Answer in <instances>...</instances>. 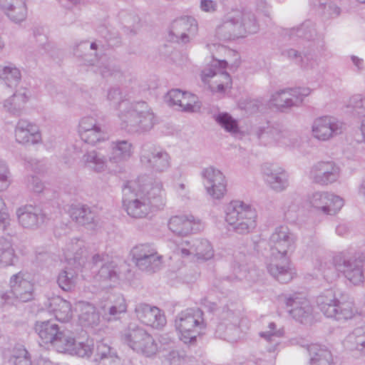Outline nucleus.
<instances>
[{
  "label": "nucleus",
  "instance_id": "41",
  "mask_svg": "<svg viewBox=\"0 0 365 365\" xmlns=\"http://www.w3.org/2000/svg\"><path fill=\"white\" fill-rule=\"evenodd\" d=\"M28 97L25 93H15L4 102V109L9 115L19 117L24 110Z\"/></svg>",
  "mask_w": 365,
  "mask_h": 365
},
{
  "label": "nucleus",
  "instance_id": "1",
  "mask_svg": "<svg viewBox=\"0 0 365 365\" xmlns=\"http://www.w3.org/2000/svg\"><path fill=\"white\" fill-rule=\"evenodd\" d=\"M161 182L148 175L126 182L123 188V205L128 215L133 218H144L153 207L162 201Z\"/></svg>",
  "mask_w": 365,
  "mask_h": 365
},
{
  "label": "nucleus",
  "instance_id": "17",
  "mask_svg": "<svg viewBox=\"0 0 365 365\" xmlns=\"http://www.w3.org/2000/svg\"><path fill=\"white\" fill-rule=\"evenodd\" d=\"M173 252L182 257L193 255L198 259H210L213 257V250L210 243L204 239H196L192 243L187 240H182L176 245Z\"/></svg>",
  "mask_w": 365,
  "mask_h": 365
},
{
  "label": "nucleus",
  "instance_id": "9",
  "mask_svg": "<svg viewBox=\"0 0 365 365\" xmlns=\"http://www.w3.org/2000/svg\"><path fill=\"white\" fill-rule=\"evenodd\" d=\"M171 158L164 149L152 143H145L140 152V161L147 169L163 173L170 167Z\"/></svg>",
  "mask_w": 365,
  "mask_h": 365
},
{
  "label": "nucleus",
  "instance_id": "44",
  "mask_svg": "<svg viewBox=\"0 0 365 365\" xmlns=\"http://www.w3.org/2000/svg\"><path fill=\"white\" fill-rule=\"evenodd\" d=\"M20 70L14 65L0 66V81L9 88H15L21 80Z\"/></svg>",
  "mask_w": 365,
  "mask_h": 365
},
{
  "label": "nucleus",
  "instance_id": "39",
  "mask_svg": "<svg viewBox=\"0 0 365 365\" xmlns=\"http://www.w3.org/2000/svg\"><path fill=\"white\" fill-rule=\"evenodd\" d=\"M344 346L350 351H356L365 356V327L355 328L346 336Z\"/></svg>",
  "mask_w": 365,
  "mask_h": 365
},
{
  "label": "nucleus",
  "instance_id": "34",
  "mask_svg": "<svg viewBox=\"0 0 365 365\" xmlns=\"http://www.w3.org/2000/svg\"><path fill=\"white\" fill-rule=\"evenodd\" d=\"M94 348L93 342L87 339L84 342L76 343L72 333L67 338L62 353H68L71 355H76L80 357H89L93 353Z\"/></svg>",
  "mask_w": 365,
  "mask_h": 365
},
{
  "label": "nucleus",
  "instance_id": "3",
  "mask_svg": "<svg viewBox=\"0 0 365 365\" xmlns=\"http://www.w3.org/2000/svg\"><path fill=\"white\" fill-rule=\"evenodd\" d=\"M107 98L118 106V117L130 132L146 131L154 125V113L145 101L130 102L123 98L119 88H111Z\"/></svg>",
  "mask_w": 365,
  "mask_h": 365
},
{
  "label": "nucleus",
  "instance_id": "55",
  "mask_svg": "<svg viewBox=\"0 0 365 365\" xmlns=\"http://www.w3.org/2000/svg\"><path fill=\"white\" fill-rule=\"evenodd\" d=\"M26 0H23V8L16 9V4H12L11 9L6 11L5 14L10 20L15 23L21 22L26 18L27 8L26 4Z\"/></svg>",
  "mask_w": 365,
  "mask_h": 365
},
{
  "label": "nucleus",
  "instance_id": "22",
  "mask_svg": "<svg viewBox=\"0 0 365 365\" xmlns=\"http://www.w3.org/2000/svg\"><path fill=\"white\" fill-rule=\"evenodd\" d=\"M286 305L290 308V315L302 324H310L313 321V307L309 301L297 295L290 297L286 300Z\"/></svg>",
  "mask_w": 365,
  "mask_h": 365
},
{
  "label": "nucleus",
  "instance_id": "15",
  "mask_svg": "<svg viewBox=\"0 0 365 365\" xmlns=\"http://www.w3.org/2000/svg\"><path fill=\"white\" fill-rule=\"evenodd\" d=\"M341 176L339 165L333 160L315 163L309 172V178L317 185L327 186L338 181Z\"/></svg>",
  "mask_w": 365,
  "mask_h": 365
},
{
  "label": "nucleus",
  "instance_id": "13",
  "mask_svg": "<svg viewBox=\"0 0 365 365\" xmlns=\"http://www.w3.org/2000/svg\"><path fill=\"white\" fill-rule=\"evenodd\" d=\"M227 66V61L215 60L209 67L202 70V80L210 84L212 91L223 92L225 88L231 86L230 76L224 70Z\"/></svg>",
  "mask_w": 365,
  "mask_h": 365
},
{
  "label": "nucleus",
  "instance_id": "23",
  "mask_svg": "<svg viewBox=\"0 0 365 365\" xmlns=\"http://www.w3.org/2000/svg\"><path fill=\"white\" fill-rule=\"evenodd\" d=\"M11 292L16 299L26 302L33 299L34 286L30 276L21 272L14 274L10 279Z\"/></svg>",
  "mask_w": 365,
  "mask_h": 365
},
{
  "label": "nucleus",
  "instance_id": "5",
  "mask_svg": "<svg viewBox=\"0 0 365 365\" xmlns=\"http://www.w3.org/2000/svg\"><path fill=\"white\" fill-rule=\"evenodd\" d=\"M256 212L242 201H231L225 209V220L239 234H247L256 227Z\"/></svg>",
  "mask_w": 365,
  "mask_h": 365
},
{
  "label": "nucleus",
  "instance_id": "35",
  "mask_svg": "<svg viewBox=\"0 0 365 365\" xmlns=\"http://www.w3.org/2000/svg\"><path fill=\"white\" fill-rule=\"evenodd\" d=\"M82 162L86 168L97 173L106 171L108 168L107 157L97 150H91L84 153Z\"/></svg>",
  "mask_w": 365,
  "mask_h": 365
},
{
  "label": "nucleus",
  "instance_id": "56",
  "mask_svg": "<svg viewBox=\"0 0 365 365\" xmlns=\"http://www.w3.org/2000/svg\"><path fill=\"white\" fill-rule=\"evenodd\" d=\"M11 184L10 171L5 161L0 159V192L6 190Z\"/></svg>",
  "mask_w": 365,
  "mask_h": 365
},
{
  "label": "nucleus",
  "instance_id": "42",
  "mask_svg": "<svg viewBox=\"0 0 365 365\" xmlns=\"http://www.w3.org/2000/svg\"><path fill=\"white\" fill-rule=\"evenodd\" d=\"M71 217L78 224L86 225L94 222L96 214L86 205H73L69 210Z\"/></svg>",
  "mask_w": 365,
  "mask_h": 365
},
{
  "label": "nucleus",
  "instance_id": "21",
  "mask_svg": "<svg viewBox=\"0 0 365 365\" xmlns=\"http://www.w3.org/2000/svg\"><path fill=\"white\" fill-rule=\"evenodd\" d=\"M136 317L147 326L160 329L166 324L164 313L157 307L145 303H139L135 306Z\"/></svg>",
  "mask_w": 365,
  "mask_h": 365
},
{
  "label": "nucleus",
  "instance_id": "2",
  "mask_svg": "<svg viewBox=\"0 0 365 365\" xmlns=\"http://www.w3.org/2000/svg\"><path fill=\"white\" fill-rule=\"evenodd\" d=\"M295 242L294 234L284 225L277 227L269 237L270 258L267 269L274 279L283 284L293 278L287 256L294 251Z\"/></svg>",
  "mask_w": 365,
  "mask_h": 365
},
{
  "label": "nucleus",
  "instance_id": "52",
  "mask_svg": "<svg viewBox=\"0 0 365 365\" xmlns=\"http://www.w3.org/2000/svg\"><path fill=\"white\" fill-rule=\"evenodd\" d=\"M346 107L351 110L354 115L365 116V96L355 94L350 97Z\"/></svg>",
  "mask_w": 365,
  "mask_h": 365
},
{
  "label": "nucleus",
  "instance_id": "16",
  "mask_svg": "<svg viewBox=\"0 0 365 365\" xmlns=\"http://www.w3.org/2000/svg\"><path fill=\"white\" fill-rule=\"evenodd\" d=\"M311 207L324 215H334L344 206V200L338 195L324 191L313 192L309 197Z\"/></svg>",
  "mask_w": 365,
  "mask_h": 365
},
{
  "label": "nucleus",
  "instance_id": "28",
  "mask_svg": "<svg viewBox=\"0 0 365 365\" xmlns=\"http://www.w3.org/2000/svg\"><path fill=\"white\" fill-rule=\"evenodd\" d=\"M15 138L21 144L37 143L41 135L37 126L26 119H20L15 127Z\"/></svg>",
  "mask_w": 365,
  "mask_h": 365
},
{
  "label": "nucleus",
  "instance_id": "11",
  "mask_svg": "<svg viewBox=\"0 0 365 365\" xmlns=\"http://www.w3.org/2000/svg\"><path fill=\"white\" fill-rule=\"evenodd\" d=\"M34 329L42 343L51 344L58 352H61L67 338L71 334L69 331L61 330L52 320L36 322Z\"/></svg>",
  "mask_w": 365,
  "mask_h": 365
},
{
  "label": "nucleus",
  "instance_id": "49",
  "mask_svg": "<svg viewBox=\"0 0 365 365\" xmlns=\"http://www.w3.org/2000/svg\"><path fill=\"white\" fill-rule=\"evenodd\" d=\"M96 67L97 68V71L103 77L107 78L113 76L116 78L121 76V73L118 67L113 62L108 60L106 57H101L99 61H97Z\"/></svg>",
  "mask_w": 365,
  "mask_h": 365
},
{
  "label": "nucleus",
  "instance_id": "61",
  "mask_svg": "<svg viewBox=\"0 0 365 365\" xmlns=\"http://www.w3.org/2000/svg\"><path fill=\"white\" fill-rule=\"evenodd\" d=\"M29 190L34 192H41L44 189V185L41 180L36 176H29L26 181Z\"/></svg>",
  "mask_w": 365,
  "mask_h": 365
},
{
  "label": "nucleus",
  "instance_id": "50",
  "mask_svg": "<svg viewBox=\"0 0 365 365\" xmlns=\"http://www.w3.org/2000/svg\"><path fill=\"white\" fill-rule=\"evenodd\" d=\"M214 119L225 131L232 134H235L239 132L237 121L229 113H220L214 115Z\"/></svg>",
  "mask_w": 365,
  "mask_h": 365
},
{
  "label": "nucleus",
  "instance_id": "7",
  "mask_svg": "<svg viewBox=\"0 0 365 365\" xmlns=\"http://www.w3.org/2000/svg\"><path fill=\"white\" fill-rule=\"evenodd\" d=\"M120 340L133 351L145 356H152L158 351V345L153 336L136 324H129L121 332Z\"/></svg>",
  "mask_w": 365,
  "mask_h": 365
},
{
  "label": "nucleus",
  "instance_id": "4",
  "mask_svg": "<svg viewBox=\"0 0 365 365\" xmlns=\"http://www.w3.org/2000/svg\"><path fill=\"white\" fill-rule=\"evenodd\" d=\"M259 29V23L252 12L236 8L223 16L216 27V34L219 38L232 40L255 34Z\"/></svg>",
  "mask_w": 365,
  "mask_h": 365
},
{
  "label": "nucleus",
  "instance_id": "51",
  "mask_svg": "<svg viewBox=\"0 0 365 365\" xmlns=\"http://www.w3.org/2000/svg\"><path fill=\"white\" fill-rule=\"evenodd\" d=\"M79 135L83 141L92 145L108 139V134L101 127L86 132H79Z\"/></svg>",
  "mask_w": 365,
  "mask_h": 365
},
{
  "label": "nucleus",
  "instance_id": "59",
  "mask_svg": "<svg viewBox=\"0 0 365 365\" xmlns=\"http://www.w3.org/2000/svg\"><path fill=\"white\" fill-rule=\"evenodd\" d=\"M220 323H223L224 325L229 324H238V316L227 307L223 308L220 314Z\"/></svg>",
  "mask_w": 365,
  "mask_h": 365
},
{
  "label": "nucleus",
  "instance_id": "47",
  "mask_svg": "<svg viewBox=\"0 0 365 365\" xmlns=\"http://www.w3.org/2000/svg\"><path fill=\"white\" fill-rule=\"evenodd\" d=\"M79 320L83 326L93 327L98 325L100 322V315L96 307L91 304H84L81 307Z\"/></svg>",
  "mask_w": 365,
  "mask_h": 365
},
{
  "label": "nucleus",
  "instance_id": "24",
  "mask_svg": "<svg viewBox=\"0 0 365 365\" xmlns=\"http://www.w3.org/2000/svg\"><path fill=\"white\" fill-rule=\"evenodd\" d=\"M106 257L107 256L100 254L92 257L90 262L92 264L91 269L100 267L94 277L97 281H116L118 279L119 269L114 262H106Z\"/></svg>",
  "mask_w": 365,
  "mask_h": 365
},
{
  "label": "nucleus",
  "instance_id": "10",
  "mask_svg": "<svg viewBox=\"0 0 365 365\" xmlns=\"http://www.w3.org/2000/svg\"><path fill=\"white\" fill-rule=\"evenodd\" d=\"M363 262L364 259L359 254L349 256L343 252L333 258L336 269L354 284H358L364 280Z\"/></svg>",
  "mask_w": 365,
  "mask_h": 365
},
{
  "label": "nucleus",
  "instance_id": "60",
  "mask_svg": "<svg viewBox=\"0 0 365 365\" xmlns=\"http://www.w3.org/2000/svg\"><path fill=\"white\" fill-rule=\"evenodd\" d=\"M299 66L304 70L314 68L318 66V62L310 53L303 52L302 56V61Z\"/></svg>",
  "mask_w": 365,
  "mask_h": 365
},
{
  "label": "nucleus",
  "instance_id": "62",
  "mask_svg": "<svg viewBox=\"0 0 365 365\" xmlns=\"http://www.w3.org/2000/svg\"><path fill=\"white\" fill-rule=\"evenodd\" d=\"M97 46V44L95 42L91 43L90 46H88V41H82L74 46L73 54L76 57H83L82 53L83 51H87L88 49L96 50Z\"/></svg>",
  "mask_w": 365,
  "mask_h": 365
},
{
  "label": "nucleus",
  "instance_id": "40",
  "mask_svg": "<svg viewBox=\"0 0 365 365\" xmlns=\"http://www.w3.org/2000/svg\"><path fill=\"white\" fill-rule=\"evenodd\" d=\"M95 361L101 365H120V359L115 350L103 342H99L96 347Z\"/></svg>",
  "mask_w": 365,
  "mask_h": 365
},
{
  "label": "nucleus",
  "instance_id": "63",
  "mask_svg": "<svg viewBox=\"0 0 365 365\" xmlns=\"http://www.w3.org/2000/svg\"><path fill=\"white\" fill-rule=\"evenodd\" d=\"M282 210L287 218H292L298 210V205L294 200L287 199L284 203Z\"/></svg>",
  "mask_w": 365,
  "mask_h": 365
},
{
  "label": "nucleus",
  "instance_id": "43",
  "mask_svg": "<svg viewBox=\"0 0 365 365\" xmlns=\"http://www.w3.org/2000/svg\"><path fill=\"white\" fill-rule=\"evenodd\" d=\"M267 328L268 330L259 332V336L271 344V346L267 348V351L269 353H274L277 351L280 344L279 339L283 336L284 332L283 329H277V325L274 322H270Z\"/></svg>",
  "mask_w": 365,
  "mask_h": 365
},
{
  "label": "nucleus",
  "instance_id": "31",
  "mask_svg": "<svg viewBox=\"0 0 365 365\" xmlns=\"http://www.w3.org/2000/svg\"><path fill=\"white\" fill-rule=\"evenodd\" d=\"M46 306L59 322H68L72 317L71 303L58 296L48 299Z\"/></svg>",
  "mask_w": 365,
  "mask_h": 365
},
{
  "label": "nucleus",
  "instance_id": "36",
  "mask_svg": "<svg viewBox=\"0 0 365 365\" xmlns=\"http://www.w3.org/2000/svg\"><path fill=\"white\" fill-rule=\"evenodd\" d=\"M102 311L103 317L108 321L116 319L122 313L127 310V305L125 299L122 296H118L115 300H110L106 303H102L100 306Z\"/></svg>",
  "mask_w": 365,
  "mask_h": 365
},
{
  "label": "nucleus",
  "instance_id": "38",
  "mask_svg": "<svg viewBox=\"0 0 365 365\" xmlns=\"http://www.w3.org/2000/svg\"><path fill=\"white\" fill-rule=\"evenodd\" d=\"M309 355V365H330L332 355L325 346L313 344L307 346Z\"/></svg>",
  "mask_w": 365,
  "mask_h": 365
},
{
  "label": "nucleus",
  "instance_id": "64",
  "mask_svg": "<svg viewBox=\"0 0 365 365\" xmlns=\"http://www.w3.org/2000/svg\"><path fill=\"white\" fill-rule=\"evenodd\" d=\"M125 29L129 30L130 33L135 34L139 28V18L137 16H128L124 19Z\"/></svg>",
  "mask_w": 365,
  "mask_h": 365
},
{
  "label": "nucleus",
  "instance_id": "48",
  "mask_svg": "<svg viewBox=\"0 0 365 365\" xmlns=\"http://www.w3.org/2000/svg\"><path fill=\"white\" fill-rule=\"evenodd\" d=\"M78 275L76 272L71 269L62 270L58 277L57 282L59 287L66 292L73 290L77 283Z\"/></svg>",
  "mask_w": 365,
  "mask_h": 365
},
{
  "label": "nucleus",
  "instance_id": "57",
  "mask_svg": "<svg viewBox=\"0 0 365 365\" xmlns=\"http://www.w3.org/2000/svg\"><path fill=\"white\" fill-rule=\"evenodd\" d=\"M101 127V124L98 123L95 118L92 116H86L81 118L79 122L78 133L86 132L87 130H93Z\"/></svg>",
  "mask_w": 365,
  "mask_h": 365
},
{
  "label": "nucleus",
  "instance_id": "54",
  "mask_svg": "<svg viewBox=\"0 0 365 365\" xmlns=\"http://www.w3.org/2000/svg\"><path fill=\"white\" fill-rule=\"evenodd\" d=\"M11 365H31L29 353L24 347H16L9 359Z\"/></svg>",
  "mask_w": 365,
  "mask_h": 365
},
{
  "label": "nucleus",
  "instance_id": "45",
  "mask_svg": "<svg viewBox=\"0 0 365 365\" xmlns=\"http://www.w3.org/2000/svg\"><path fill=\"white\" fill-rule=\"evenodd\" d=\"M215 334L219 338L224 339L231 343H235L240 339L241 331L237 327V324L224 325L223 323H219Z\"/></svg>",
  "mask_w": 365,
  "mask_h": 365
},
{
  "label": "nucleus",
  "instance_id": "8",
  "mask_svg": "<svg viewBox=\"0 0 365 365\" xmlns=\"http://www.w3.org/2000/svg\"><path fill=\"white\" fill-rule=\"evenodd\" d=\"M282 34L290 39L300 38L309 43V48L312 51H322L325 41L322 34L318 31L316 24L311 20H306L299 26L283 29Z\"/></svg>",
  "mask_w": 365,
  "mask_h": 365
},
{
  "label": "nucleus",
  "instance_id": "19",
  "mask_svg": "<svg viewBox=\"0 0 365 365\" xmlns=\"http://www.w3.org/2000/svg\"><path fill=\"white\" fill-rule=\"evenodd\" d=\"M202 177L205 179V186L207 192L213 199H222L227 192L225 177L213 167L203 170Z\"/></svg>",
  "mask_w": 365,
  "mask_h": 365
},
{
  "label": "nucleus",
  "instance_id": "6",
  "mask_svg": "<svg viewBox=\"0 0 365 365\" xmlns=\"http://www.w3.org/2000/svg\"><path fill=\"white\" fill-rule=\"evenodd\" d=\"M175 327L180 334L181 341L185 344H194L197 336L206 327L203 312L200 309L182 311L175 318Z\"/></svg>",
  "mask_w": 365,
  "mask_h": 365
},
{
  "label": "nucleus",
  "instance_id": "58",
  "mask_svg": "<svg viewBox=\"0 0 365 365\" xmlns=\"http://www.w3.org/2000/svg\"><path fill=\"white\" fill-rule=\"evenodd\" d=\"M184 92L179 89H173L168 92L165 97V101L169 106H180L182 99H183Z\"/></svg>",
  "mask_w": 365,
  "mask_h": 365
},
{
  "label": "nucleus",
  "instance_id": "46",
  "mask_svg": "<svg viewBox=\"0 0 365 365\" xmlns=\"http://www.w3.org/2000/svg\"><path fill=\"white\" fill-rule=\"evenodd\" d=\"M15 258L14 250L12 247L10 236L0 238V264L7 267L13 264Z\"/></svg>",
  "mask_w": 365,
  "mask_h": 365
},
{
  "label": "nucleus",
  "instance_id": "33",
  "mask_svg": "<svg viewBox=\"0 0 365 365\" xmlns=\"http://www.w3.org/2000/svg\"><path fill=\"white\" fill-rule=\"evenodd\" d=\"M341 292H336L330 289L323 292L317 298V303L320 310L327 317H332L336 314V307L340 297Z\"/></svg>",
  "mask_w": 365,
  "mask_h": 365
},
{
  "label": "nucleus",
  "instance_id": "20",
  "mask_svg": "<svg viewBox=\"0 0 365 365\" xmlns=\"http://www.w3.org/2000/svg\"><path fill=\"white\" fill-rule=\"evenodd\" d=\"M258 138L264 142H277L284 145L294 143L296 134L279 125L259 128L257 131Z\"/></svg>",
  "mask_w": 365,
  "mask_h": 365
},
{
  "label": "nucleus",
  "instance_id": "27",
  "mask_svg": "<svg viewBox=\"0 0 365 365\" xmlns=\"http://www.w3.org/2000/svg\"><path fill=\"white\" fill-rule=\"evenodd\" d=\"M336 308V314L332 315V317L338 321H346L361 315V312L355 305L353 297L346 293L340 292Z\"/></svg>",
  "mask_w": 365,
  "mask_h": 365
},
{
  "label": "nucleus",
  "instance_id": "12",
  "mask_svg": "<svg viewBox=\"0 0 365 365\" xmlns=\"http://www.w3.org/2000/svg\"><path fill=\"white\" fill-rule=\"evenodd\" d=\"M135 265L142 271L153 273L158 271L162 265V256L150 244H139L131 250Z\"/></svg>",
  "mask_w": 365,
  "mask_h": 365
},
{
  "label": "nucleus",
  "instance_id": "14",
  "mask_svg": "<svg viewBox=\"0 0 365 365\" xmlns=\"http://www.w3.org/2000/svg\"><path fill=\"white\" fill-rule=\"evenodd\" d=\"M198 32V24L192 16H184L175 19L170 27V41L186 44L191 42Z\"/></svg>",
  "mask_w": 365,
  "mask_h": 365
},
{
  "label": "nucleus",
  "instance_id": "37",
  "mask_svg": "<svg viewBox=\"0 0 365 365\" xmlns=\"http://www.w3.org/2000/svg\"><path fill=\"white\" fill-rule=\"evenodd\" d=\"M299 101L295 98L292 89H284L275 92L270 98V103L280 110L292 106H299Z\"/></svg>",
  "mask_w": 365,
  "mask_h": 365
},
{
  "label": "nucleus",
  "instance_id": "29",
  "mask_svg": "<svg viewBox=\"0 0 365 365\" xmlns=\"http://www.w3.org/2000/svg\"><path fill=\"white\" fill-rule=\"evenodd\" d=\"M111 153L108 160L116 166L127 161L133 155V144L127 140H118L110 144Z\"/></svg>",
  "mask_w": 365,
  "mask_h": 365
},
{
  "label": "nucleus",
  "instance_id": "30",
  "mask_svg": "<svg viewBox=\"0 0 365 365\" xmlns=\"http://www.w3.org/2000/svg\"><path fill=\"white\" fill-rule=\"evenodd\" d=\"M65 257L69 264H73L76 269L83 267L86 260V250L84 248V243L79 239H73L67 245Z\"/></svg>",
  "mask_w": 365,
  "mask_h": 365
},
{
  "label": "nucleus",
  "instance_id": "26",
  "mask_svg": "<svg viewBox=\"0 0 365 365\" xmlns=\"http://www.w3.org/2000/svg\"><path fill=\"white\" fill-rule=\"evenodd\" d=\"M18 220L20 225L29 229L37 227L40 224L43 222L45 215L41 208L26 205L19 207L16 210Z\"/></svg>",
  "mask_w": 365,
  "mask_h": 365
},
{
  "label": "nucleus",
  "instance_id": "25",
  "mask_svg": "<svg viewBox=\"0 0 365 365\" xmlns=\"http://www.w3.org/2000/svg\"><path fill=\"white\" fill-rule=\"evenodd\" d=\"M169 230L178 235H187L200 230V222L192 215H175L168 221Z\"/></svg>",
  "mask_w": 365,
  "mask_h": 365
},
{
  "label": "nucleus",
  "instance_id": "53",
  "mask_svg": "<svg viewBox=\"0 0 365 365\" xmlns=\"http://www.w3.org/2000/svg\"><path fill=\"white\" fill-rule=\"evenodd\" d=\"M200 108L201 105L195 95L184 92L183 99L181 101L179 108L185 112L196 113L200 111Z\"/></svg>",
  "mask_w": 365,
  "mask_h": 365
},
{
  "label": "nucleus",
  "instance_id": "18",
  "mask_svg": "<svg viewBox=\"0 0 365 365\" xmlns=\"http://www.w3.org/2000/svg\"><path fill=\"white\" fill-rule=\"evenodd\" d=\"M343 130V123L330 116L318 118L312 124L313 136L322 141L328 140L341 134Z\"/></svg>",
  "mask_w": 365,
  "mask_h": 365
},
{
  "label": "nucleus",
  "instance_id": "32",
  "mask_svg": "<svg viewBox=\"0 0 365 365\" xmlns=\"http://www.w3.org/2000/svg\"><path fill=\"white\" fill-rule=\"evenodd\" d=\"M265 180L275 191L280 192L285 190L289 185V176L287 173L282 168H264Z\"/></svg>",
  "mask_w": 365,
  "mask_h": 365
}]
</instances>
